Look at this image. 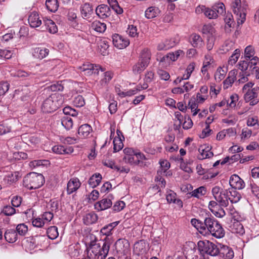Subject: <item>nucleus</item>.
Returning a JSON list of instances; mask_svg holds the SVG:
<instances>
[{
    "label": "nucleus",
    "instance_id": "obj_27",
    "mask_svg": "<svg viewBox=\"0 0 259 259\" xmlns=\"http://www.w3.org/2000/svg\"><path fill=\"white\" fill-rule=\"evenodd\" d=\"M160 12L158 7L152 6L147 9L145 12V15L147 19H152L157 17Z\"/></svg>",
    "mask_w": 259,
    "mask_h": 259
},
{
    "label": "nucleus",
    "instance_id": "obj_6",
    "mask_svg": "<svg viewBox=\"0 0 259 259\" xmlns=\"http://www.w3.org/2000/svg\"><path fill=\"white\" fill-rule=\"evenodd\" d=\"M211 193L214 199L220 206L227 207L229 205L227 199L228 198V190L223 189L219 186H215L212 188Z\"/></svg>",
    "mask_w": 259,
    "mask_h": 259
},
{
    "label": "nucleus",
    "instance_id": "obj_40",
    "mask_svg": "<svg viewBox=\"0 0 259 259\" xmlns=\"http://www.w3.org/2000/svg\"><path fill=\"white\" fill-rule=\"evenodd\" d=\"M61 124L67 130H69L73 127V122L70 117L65 116L61 118Z\"/></svg>",
    "mask_w": 259,
    "mask_h": 259
},
{
    "label": "nucleus",
    "instance_id": "obj_53",
    "mask_svg": "<svg viewBox=\"0 0 259 259\" xmlns=\"http://www.w3.org/2000/svg\"><path fill=\"white\" fill-rule=\"evenodd\" d=\"M177 59L176 57V56L174 54V52L169 53L166 55L163 56L162 57L160 60V62H167L168 63H169L171 61H175L177 60Z\"/></svg>",
    "mask_w": 259,
    "mask_h": 259
},
{
    "label": "nucleus",
    "instance_id": "obj_35",
    "mask_svg": "<svg viewBox=\"0 0 259 259\" xmlns=\"http://www.w3.org/2000/svg\"><path fill=\"white\" fill-rule=\"evenodd\" d=\"M91 27L96 31L102 33L105 31L106 29V25L99 21H95L92 23Z\"/></svg>",
    "mask_w": 259,
    "mask_h": 259
},
{
    "label": "nucleus",
    "instance_id": "obj_57",
    "mask_svg": "<svg viewBox=\"0 0 259 259\" xmlns=\"http://www.w3.org/2000/svg\"><path fill=\"white\" fill-rule=\"evenodd\" d=\"M244 53L245 59L249 60L254 54V49L252 46H248L245 48Z\"/></svg>",
    "mask_w": 259,
    "mask_h": 259
},
{
    "label": "nucleus",
    "instance_id": "obj_3",
    "mask_svg": "<svg viewBox=\"0 0 259 259\" xmlns=\"http://www.w3.org/2000/svg\"><path fill=\"white\" fill-rule=\"evenodd\" d=\"M64 99L61 95L54 93L46 99L41 105V110L44 112L51 113L56 111L62 105Z\"/></svg>",
    "mask_w": 259,
    "mask_h": 259
},
{
    "label": "nucleus",
    "instance_id": "obj_48",
    "mask_svg": "<svg viewBox=\"0 0 259 259\" xmlns=\"http://www.w3.org/2000/svg\"><path fill=\"white\" fill-rule=\"evenodd\" d=\"M226 75V71L222 68L219 67L214 74V78L216 81H221L223 79Z\"/></svg>",
    "mask_w": 259,
    "mask_h": 259
},
{
    "label": "nucleus",
    "instance_id": "obj_26",
    "mask_svg": "<svg viewBox=\"0 0 259 259\" xmlns=\"http://www.w3.org/2000/svg\"><path fill=\"white\" fill-rule=\"evenodd\" d=\"M228 198H227L228 202L230 200L232 203H235L240 200L241 195L236 191V189L228 190Z\"/></svg>",
    "mask_w": 259,
    "mask_h": 259
},
{
    "label": "nucleus",
    "instance_id": "obj_47",
    "mask_svg": "<svg viewBox=\"0 0 259 259\" xmlns=\"http://www.w3.org/2000/svg\"><path fill=\"white\" fill-rule=\"evenodd\" d=\"M73 103L77 107H81L85 105V100L82 96L77 95L74 98Z\"/></svg>",
    "mask_w": 259,
    "mask_h": 259
},
{
    "label": "nucleus",
    "instance_id": "obj_30",
    "mask_svg": "<svg viewBox=\"0 0 259 259\" xmlns=\"http://www.w3.org/2000/svg\"><path fill=\"white\" fill-rule=\"evenodd\" d=\"M5 239L9 243H14L17 240V234L13 229L7 230L4 235Z\"/></svg>",
    "mask_w": 259,
    "mask_h": 259
},
{
    "label": "nucleus",
    "instance_id": "obj_54",
    "mask_svg": "<svg viewBox=\"0 0 259 259\" xmlns=\"http://www.w3.org/2000/svg\"><path fill=\"white\" fill-rule=\"evenodd\" d=\"M17 76L23 78H31L34 76V74L31 72H26L24 70H18L16 73Z\"/></svg>",
    "mask_w": 259,
    "mask_h": 259
},
{
    "label": "nucleus",
    "instance_id": "obj_44",
    "mask_svg": "<svg viewBox=\"0 0 259 259\" xmlns=\"http://www.w3.org/2000/svg\"><path fill=\"white\" fill-rule=\"evenodd\" d=\"M240 55V51L237 49L234 52V53L230 56L228 63L230 65H233L238 61Z\"/></svg>",
    "mask_w": 259,
    "mask_h": 259
},
{
    "label": "nucleus",
    "instance_id": "obj_46",
    "mask_svg": "<svg viewBox=\"0 0 259 259\" xmlns=\"http://www.w3.org/2000/svg\"><path fill=\"white\" fill-rule=\"evenodd\" d=\"M16 232L20 236H24L28 232V227L25 224H20L16 227Z\"/></svg>",
    "mask_w": 259,
    "mask_h": 259
},
{
    "label": "nucleus",
    "instance_id": "obj_55",
    "mask_svg": "<svg viewBox=\"0 0 259 259\" xmlns=\"http://www.w3.org/2000/svg\"><path fill=\"white\" fill-rule=\"evenodd\" d=\"M187 107L190 108L191 111L193 112V116H195L198 113V112L199 111V109H197V104L195 102V100H192V99L189 102Z\"/></svg>",
    "mask_w": 259,
    "mask_h": 259
},
{
    "label": "nucleus",
    "instance_id": "obj_63",
    "mask_svg": "<svg viewBox=\"0 0 259 259\" xmlns=\"http://www.w3.org/2000/svg\"><path fill=\"white\" fill-rule=\"evenodd\" d=\"M2 211L6 215H11L15 213V209L10 205H7L4 207Z\"/></svg>",
    "mask_w": 259,
    "mask_h": 259
},
{
    "label": "nucleus",
    "instance_id": "obj_59",
    "mask_svg": "<svg viewBox=\"0 0 259 259\" xmlns=\"http://www.w3.org/2000/svg\"><path fill=\"white\" fill-rule=\"evenodd\" d=\"M10 85L7 82L0 83V96L4 95L9 90Z\"/></svg>",
    "mask_w": 259,
    "mask_h": 259
},
{
    "label": "nucleus",
    "instance_id": "obj_21",
    "mask_svg": "<svg viewBox=\"0 0 259 259\" xmlns=\"http://www.w3.org/2000/svg\"><path fill=\"white\" fill-rule=\"evenodd\" d=\"M210 148L208 146H201L198 149L200 154L197 156L198 159L203 160L212 157L213 153L210 152Z\"/></svg>",
    "mask_w": 259,
    "mask_h": 259
},
{
    "label": "nucleus",
    "instance_id": "obj_18",
    "mask_svg": "<svg viewBox=\"0 0 259 259\" xmlns=\"http://www.w3.org/2000/svg\"><path fill=\"white\" fill-rule=\"evenodd\" d=\"M112 205V200L108 198H105L96 202L94 205V207L96 210L101 211L108 209Z\"/></svg>",
    "mask_w": 259,
    "mask_h": 259
},
{
    "label": "nucleus",
    "instance_id": "obj_43",
    "mask_svg": "<svg viewBox=\"0 0 259 259\" xmlns=\"http://www.w3.org/2000/svg\"><path fill=\"white\" fill-rule=\"evenodd\" d=\"M17 175L16 174L10 173L7 175L3 179V182L6 184H11L17 181Z\"/></svg>",
    "mask_w": 259,
    "mask_h": 259
},
{
    "label": "nucleus",
    "instance_id": "obj_61",
    "mask_svg": "<svg viewBox=\"0 0 259 259\" xmlns=\"http://www.w3.org/2000/svg\"><path fill=\"white\" fill-rule=\"evenodd\" d=\"M234 43L231 40L226 41L224 45L223 46V50L225 52H228L231 50L234 49Z\"/></svg>",
    "mask_w": 259,
    "mask_h": 259
},
{
    "label": "nucleus",
    "instance_id": "obj_14",
    "mask_svg": "<svg viewBox=\"0 0 259 259\" xmlns=\"http://www.w3.org/2000/svg\"><path fill=\"white\" fill-rule=\"evenodd\" d=\"M80 13L83 19L89 20L94 13V9L92 4L85 3L80 7Z\"/></svg>",
    "mask_w": 259,
    "mask_h": 259
},
{
    "label": "nucleus",
    "instance_id": "obj_51",
    "mask_svg": "<svg viewBox=\"0 0 259 259\" xmlns=\"http://www.w3.org/2000/svg\"><path fill=\"white\" fill-rule=\"evenodd\" d=\"M98 48L101 54L105 56L107 53V50L109 48V45L107 41L101 40L99 42Z\"/></svg>",
    "mask_w": 259,
    "mask_h": 259
},
{
    "label": "nucleus",
    "instance_id": "obj_50",
    "mask_svg": "<svg viewBox=\"0 0 259 259\" xmlns=\"http://www.w3.org/2000/svg\"><path fill=\"white\" fill-rule=\"evenodd\" d=\"M232 232L235 233L243 234L244 233V230L242 225L239 222L234 223L232 228Z\"/></svg>",
    "mask_w": 259,
    "mask_h": 259
},
{
    "label": "nucleus",
    "instance_id": "obj_45",
    "mask_svg": "<svg viewBox=\"0 0 259 259\" xmlns=\"http://www.w3.org/2000/svg\"><path fill=\"white\" fill-rule=\"evenodd\" d=\"M147 66V64H144V63L142 62L141 61H140L139 60V62L134 66L133 71L136 74L140 73L143 71H144Z\"/></svg>",
    "mask_w": 259,
    "mask_h": 259
},
{
    "label": "nucleus",
    "instance_id": "obj_60",
    "mask_svg": "<svg viewBox=\"0 0 259 259\" xmlns=\"http://www.w3.org/2000/svg\"><path fill=\"white\" fill-rule=\"evenodd\" d=\"M205 15L209 19H215L218 17L217 14L212 9L207 8L205 9L204 11Z\"/></svg>",
    "mask_w": 259,
    "mask_h": 259
},
{
    "label": "nucleus",
    "instance_id": "obj_20",
    "mask_svg": "<svg viewBox=\"0 0 259 259\" xmlns=\"http://www.w3.org/2000/svg\"><path fill=\"white\" fill-rule=\"evenodd\" d=\"M52 150L54 153L57 154H69L73 152L72 147H64L61 145L53 146Z\"/></svg>",
    "mask_w": 259,
    "mask_h": 259
},
{
    "label": "nucleus",
    "instance_id": "obj_7",
    "mask_svg": "<svg viewBox=\"0 0 259 259\" xmlns=\"http://www.w3.org/2000/svg\"><path fill=\"white\" fill-rule=\"evenodd\" d=\"M231 8L234 13L237 16L238 23L243 24L246 17V10L241 6V0H233L231 4Z\"/></svg>",
    "mask_w": 259,
    "mask_h": 259
},
{
    "label": "nucleus",
    "instance_id": "obj_36",
    "mask_svg": "<svg viewBox=\"0 0 259 259\" xmlns=\"http://www.w3.org/2000/svg\"><path fill=\"white\" fill-rule=\"evenodd\" d=\"M46 6L47 9L51 12H55L58 9V0H46Z\"/></svg>",
    "mask_w": 259,
    "mask_h": 259
},
{
    "label": "nucleus",
    "instance_id": "obj_33",
    "mask_svg": "<svg viewBox=\"0 0 259 259\" xmlns=\"http://www.w3.org/2000/svg\"><path fill=\"white\" fill-rule=\"evenodd\" d=\"M191 44L194 48L201 47L203 45V40L201 36L196 33L191 35Z\"/></svg>",
    "mask_w": 259,
    "mask_h": 259
},
{
    "label": "nucleus",
    "instance_id": "obj_64",
    "mask_svg": "<svg viewBox=\"0 0 259 259\" xmlns=\"http://www.w3.org/2000/svg\"><path fill=\"white\" fill-rule=\"evenodd\" d=\"M127 32L129 35L131 37H135L138 35V33L137 32V28L134 25H128Z\"/></svg>",
    "mask_w": 259,
    "mask_h": 259
},
{
    "label": "nucleus",
    "instance_id": "obj_22",
    "mask_svg": "<svg viewBox=\"0 0 259 259\" xmlns=\"http://www.w3.org/2000/svg\"><path fill=\"white\" fill-rule=\"evenodd\" d=\"M49 53V49L44 47H38L34 49L32 53L33 56L39 59H42L47 57Z\"/></svg>",
    "mask_w": 259,
    "mask_h": 259
},
{
    "label": "nucleus",
    "instance_id": "obj_10",
    "mask_svg": "<svg viewBox=\"0 0 259 259\" xmlns=\"http://www.w3.org/2000/svg\"><path fill=\"white\" fill-rule=\"evenodd\" d=\"M229 184L233 189L241 190L244 188L245 183L238 175H233L229 180Z\"/></svg>",
    "mask_w": 259,
    "mask_h": 259
},
{
    "label": "nucleus",
    "instance_id": "obj_38",
    "mask_svg": "<svg viewBox=\"0 0 259 259\" xmlns=\"http://www.w3.org/2000/svg\"><path fill=\"white\" fill-rule=\"evenodd\" d=\"M125 156L135 155V156L137 158L141 159H147L145 156L141 152H136L133 149L131 148H126L123 150Z\"/></svg>",
    "mask_w": 259,
    "mask_h": 259
},
{
    "label": "nucleus",
    "instance_id": "obj_49",
    "mask_svg": "<svg viewBox=\"0 0 259 259\" xmlns=\"http://www.w3.org/2000/svg\"><path fill=\"white\" fill-rule=\"evenodd\" d=\"M160 169L157 171V174H164L166 172L167 170L170 167V163L167 160H163L160 162Z\"/></svg>",
    "mask_w": 259,
    "mask_h": 259
},
{
    "label": "nucleus",
    "instance_id": "obj_42",
    "mask_svg": "<svg viewBox=\"0 0 259 259\" xmlns=\"http://www.w3.org/2000/svg\"><path fill=\"white\" fill-rule=\"evenodd\" d=\"M206 189L204 186H201L192 192V196L200 198V197L203 196L206 194Z\"/></svg>",
    "mask_w": 259,
    "mask_h": 259
},
{
    "label": "nucleus",
    "instance_id": "obj_9",
    "mask_svg": "<svg viewBox=\"0 0 259 259\" xmlns=\"http://www.w3.org/2000/svg\"><path fill=\"white\" fill-rule=\"evenodd\" d=\"M148 251V245L144 240L137 242L134 246V253L138 256L145 255Z\"/></svg>",
    "mask_w": 259,
    "mask_h": 259
},
{
    "label": "nucleus",
    "instance_id": "obj_19",
    "mask_svg": "<svg viewBox=\"0 0 259 259\" xmlns=\"http://www.w3.org/2000/svg\"><path fill=\"white\" fill-rule=\"evenodd\" d=\"M28 23L32 28H37L40 26L42 23L41 20L38 14L35 12L30 14L28 19Z\"/></svg>",
    "mask_w": 259,
    "mask_h": 259
},
{
    "label": "nucleus",
    "instance_id": "obj_25",
    "mask_svg": "<svg viewBox=\"0 0 259 259\" xmlns=\"http://www.w3.org/2000/svg\"><path fill=\"white\" fill-rule=\"evenodd\" d=\"M151 53L150 50L148 48L144 49L140 53V61L148 65L149 64L151 59Z\"/></svg>",
    "mask_w": 259,
    "mask_h": 259
},
{
    "label": "nucleus",
    "instance_id": "obj_41",
    "mask_svg": "<svg viewBox=\"0 0 259 259\" xmlns=\"http://www.w3.org/2000/svg\"><path fill=\"white\" fill-rule=\"evenodd\" d=\"M47 234L48 237L51 239H56L59 235L58 228L56 226H51L47 230Z\"/></svg>",
    "mask_w": 259,
    "mask_h": 259
},
{
    "label": "nucleus",
    "instance_id": "obj_15",
    "mask_svg": "<svg viewBox=\"0 0 259 259\" xmlns=\"http://www.w3.org/2000/svg\"><path fill=\"white\" fill-rule=\"evenodd\" d=\"M130 44L129 40L118 34H114V47L122 49L127 47Z\"/></svg>",
    "mask_w": 259,
    "mask_h": 259
},
{
    "label": "nucleus",
    "instance_id": "obj_62",
    "mask_svg": "<svg viewBox=\"0 0 259 259\" xmlns=\"http://www.w3.org/2000/svg\"><path fill=\"white\" fill-rule=\"evenodd\" d=\"M32 225L33 226L41 228L44 226V225L46 224L44 220L42 218H37L35 219H33L32 222Z\"/></svg>",
    "mask_w": 259,
    "mask_h": 259
},
{
    "label": "nucleus",
    "instance_id": "obj_1",
    "mask_svg": "<svg viewBox=\"0 0 259 259\" xmlns=\"http://www.w3.org/2000/svg\"><path fill=\"white\" fill-rule=\"evenodd\" d=\"M109 249V245L106 242L103 243L101 246L100 243H97L94 240L90 243V246L87 248V256L90 259H105Z\"/></svg>",
    "mask_w": 259,
    "mask_h": 259
},
{
    "label": "nucleus",
    "instance_id": "obj_17",
    "mask_svg": "<svg viewBox=\"0 0 259 259\" xmlns=\"http://www.w3.org/2000/svg\"><path fill=\"white\" fill-rule=\"evenodd\" d=\"M81 185V183L77 178L71 179L68 182L67 185V192L70 195L75 192Z\"/></svg>",
    "mask_w": 259,
    "mask_h": 259
},
{
    "label": "nucleus",
    "instance_id": "obj_13",
    "mask_svg": "<svg viewBox=\"0 0 259 259\" xmlns=\"http://www.w3.org/2000/svg\"><path fill=\"white\" fill-rule=\"evenodd\" d=\"M96 14L99 18L104 19L109 17L111 12L110 8L106 5H99L95 10Z\"/></svg>",
    "mask_w": 259,
    "mask_h": 259
},
{
    "label": "nucleus",
    "instance_id": "obj_39",
    "mask_svg": "<svg viewBox=\"0 0 259 259\" xmlns=\"http://www.w3.org/2000/svg\"><path fill=\"white\" fill-rule=\"evenodd\" d=\"M199 250H197L196 247H194L193 248H191L188 250L186 253V259H201L203 257H198V254H199Z\"/></svg>",
    "mask_w": 259,
    "mask_h": 259
},
{
    "label": "nucleus",
    "instance_id": "obj_11",
    "mask_svg": "<svg viewBox=\"0 0 259 259\" xmlns=\"http://www.w3.org/2000/svg\"><path fill=\"white\" fill-rule=\"evenodd\" d=\"M114 247L117 253L124 255L128 249L129 243L127 240L119 239L114 243Z\"/></svg>",
    "mask_w": 259,
    "mask_h": 259
},
{
    "label": "nucleus",
    "instance_id": "obj_4",
    "mask_svg": "<svg viewBox=\"0 0 259 259\" xmlns=\"http://www.w3.org/2000/svg\"><path fill=\"white\" fill-rule=\"evenodd\" d=\"M45 183V178L42 174L30 172L23 179V186L28 189H36L40 187Z\"/></svg>",
    "mask_w": 259,
    "mask_h": 259
},
{
    "label": "nucleus",
    "instance_id": "obj_52",
    "mask_svg": "<svg viewBox=\"0 0 259 259\" xmlns=\"http://www.w3.org/2000/svg\"><path fill=\"white\" fill-rule=\"evenodd\" d=\"M212 8L218 16L219 14H223L225 9V5L222 3L215 4L212 7Z\"/></svg>",
    "mask_w": 259,
    "mask_h": 259
},
{
    "label": "nucleus",
    "instance_id": "obj_24",
    "mask_svg": "<svg viewBox=\"0 0 259 259\" xmlns=\"http://www.w3.org/2000/svg\"><path fill=\"white\" fill-rule=\"evenodd\" d=\"M92 131V128L91 125L88 124H84L79 127L78 134L81 138H85L89 136Z\"/></svg>",
    "mask_w": 259,
    "mask_h": 259
},
{
    "label": "nucleus",
    "instance_id": "obj_8",
    "mask_svg": "<svg viewBox=\"0 0 259 259\" xmlns=\"http://www.w3.org/2000/svg\"><path fill=\"white\" fill-rule=\"evenodd\" d=\"M78 69L87 75H91L93 74L98 75L100 71L103 72L105 70L99 65L91 64L89 62L83 64L78 67Z\"/></svg>",
    "mask_w": 259,
    "mask_h": 259
},
{
    "label": "nucleus",
    "instance_id": "obj_5",
    "mask_svg": "<svg viewBox=\"0 0 259 259\" xmlns=\"http://www.w3.org/2000/svg\"><path fill=\"white\" fill-rule=\"evenodd\" d=\"M221 244L219 243H214L209 241L206 242L199 241L198 246L199 251H203L211 256H216L219 253Z\"/></svg>",
    "mask_w": 259,
    "mask_h": 259
},
{
    "label": "nucleus",
    "instance_id": "obj_56",
    "mask_svg": "<svg viewBox=\"0 0 259 259\" xmlns=\"http://www.w3.org/2000/svg\"><path fill=\"white\" fill-rule=\"evenodd\" d=\"M122 140L120 138H114V152H116L121 150L123 147V143Z\"/></svg>",
    "mask_w": 259,
    "mask_h": 259
},
{
    "label": "nucleus",
    "instance_id": "obj_12",
    "mask_svg": "<svg viewBox=\"0 0 259 259\" xmlns=\"http://www.w3.org/2000/svg\"><path fill=\"white\" fill-rule=\"evenodd\" d=\"M218 255L224 259H232L234 256V253L232 248L221 244Z\"/></svg>",
    "mask_w": 259,
    "mask_h": 259
},
{
    "label": "nucleus",
    "instance_id": "obj_32",
    "mask_svg": "<svg viewBox=\"0 0 259 259\" xmlns=\"http://www.w3.org/2000/svg\"><path fill=\"white\" fill-rule=\"evenodd\" d=\"M102 176L99 173H96L93 175L89 180V185L92 188H95L98 186L101 183Z\"/></svg>",
    "mask_w": 259,
    "mask_h": 259
},
{
    "label": "nucleus",
    "instance_id": "obj_31",
    "mask_svg": "<svg viewBox=\"0 0 259 259\" xmlns=\"http://www.w3.org/2000/svg\"><path fill=\"white\" fill-rule=\"evenodd\" d=\"M44 23L46 29L51 33L54 34L58 31V28L55 22L49 19L44 20Z\"/></svg>",
    "mask_w": 259,
    "mask_h": 259
},
{
    "label": "nucleus",
    "instance_id": "obj_37",
    "mask_svg": "<svg viewBox=\"0 0 259 259\" xmlns=\"http://www.w3.org/2000/svg\"><path fill=\"white\" fill-rule=\"evenodd\" d=\"M202 32L203 34L206 35L207 38L208 36H214L215 35V29L210 24L203 25Z\"/></svg>",
    "mask_w": 259,
    "mask_h": 259
},
{
    "label": "nucleus",
    "instance_id": "obj_58",
    "mask_svg": "<svg viewBox=\"0 0 259 259\" xmlns=\"http://www.w3.org/2000/svg\"><path fill=\"white\" fill-rule=\"evenodd\" d=\"M172 47H174V43L168 44L167 41L165 40L164 42L158 44L157 49L159 51L167 50Z\"/></svg>",
    "mask_w": 259,
    "mask_h": 259
},
{
    "label": "nucleus",
    "instance_id": "obj_16",
    "mask_svg": "<svg viewBox=\"0 0 259 259\" xmlns=\"http://www.w3.org/2000/svg\"><path fill=\"white\" fill-rule=\"evenodd\" d=\"M244 98L246 102H250L249 104L251 106L256 105L258 102L259 99L257 98V95L256 92L251 91H247L244 93Z\"/></svg>",
    "mask_w": 259,
    "mask_h": 259
},
{
    "label": "nucleus",
    "instance_id": "obj_2",
    "mask_svg": "<svg viewBox=\"0 0 259 259\" xmlns=\"http://www.w3.org/2000/svg\"><path fill=\"white\" fill-rule=\"evenodd\" d=\"M205 230L204 235L211 234L216 238H221L224 236L225 231L220 223L213 217H207L204 219Z\"/></svg>",
    "mask_w": 259,
    "mask_h": 259
},
{
    "label": "nucleus",
    "instance_id": "obj_23",
    "mask_svg": "<svg viewBox=\"0 0 259 259\" xmlns=\"http://www.w3.org/2000/svg\"><path fill=\"white\" fill-rule=\"evenodd\" d=\"M98 217L94 212H91L87 213L83 216V223L86 225H90L97 222Z\"/></svg>",
    "mask_w": 259,
    "mask_h": 259
},
{
    "label": "nucleus",
    "instance_id": "obj_34",
    "mask_svg": "<svg viewBox=\"0 0 259 259\" xmlns=\"http://www.w3.org/2000/svg\"><path fill=\"white\" fill-rule=\"evenodd\" d=\"M113 229L112 223H110L109 225L104 226L101 230V232L103 234L106 236V242L107 243L108 241H110V239L112 238V231Z\"/></svg>",
    "mask_w": 259,
    "mask_h": 259
},
{
    "label": "nucleus",
    "instance_id": "obj_29",
    "mask_svg": "<svg viewBox=\"0 0 259 259\" xmlns=\"http://www.w3.org/2000/svg\"><path fill=\"white\" fill-rule=\"evenodd\" d=\"M191 223L200 234L204 235L205 230H206L204 225V221L202 222L196 219H192L191 220Z\"/></svg>",
    "mask_w": 259,
    "mask_h": 259
},
{
    "label": "nucleus",
    "instance_id": "obj_28",
    "mask_svg": "<svg viewBox=\"0 0 259 259\" xmlns=\"http://www.w3.org/2000/svg\"><path fill=\"white\" fill-rule=\"evenodd\" d=\"M45 238L44 236L35 235L31 236L27 238L26 241L30 243V247L33 248L38 246L40 244V241Z\"/></svg>",
    "mask_w": 259,
    "mask_h": 259
}]
</instances>
